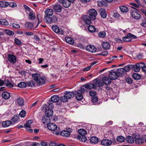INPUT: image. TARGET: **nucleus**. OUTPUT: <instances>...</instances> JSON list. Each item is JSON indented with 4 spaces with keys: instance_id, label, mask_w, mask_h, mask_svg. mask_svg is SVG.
I'll return each mask as SVG.
<instances>
[{
    "instance_id": "11",
    "label": "nucleus",
    "mask_w": 146,
    "mask_h": 146,
    "mask_svg": "<svg viewBox=\"0 0 146 146\" xmlns=\"http://www.w3.org/2000/svg\"><path fill=\"white\" fill-rule=\"evenodd\" d=\"M94 84H95V86L98 87L102 86L104 85V83L101 81L100 80L96 79L93 81Z\"/></svg>"
},
{
    "instance_id": "37",
    "label": "nucleus",
    "mask_w": 146,
    "mask_h": 146,
    "mask_svg": "<svg viewBox=\"0 0 146 146\" xmlns=\"http://www.w3.org/2000/svg\"><path fill=\"white\" fill-rule=\"evenodd\" d=\"M27 85L28 86L33 87L35 86V83L34 81L33 80H30L27 83Z\"/></svg>"
},
{
    "instance_id": "44",
    "label": "nucleus",
    "mask_w": 146,
    "mask_h": 146,
    "mask_svg": "<svg viewBox=\"0 0 146 146\" xmlns=\"http://www.w3.org/2000/svg\"><path fill=\"white\" fill-rule=\"evenodd\" d=\"M116 72L118 75L119 76H120L123 73H125L123 68L117 69Z\"/></svg>"
},
{
    "instance_id": "30",
    "label": "nucleus",
    "mask_w": 146,
    "mask_h": 146,
    "mask_svg": "<svg viewBox=\"0 0 146 146\" xmlns=\"http://www.w3.org/2000/svg\"><path fill=\"white\" fill-rule=\"evenodd\" d=\"M66 42L70 44H72L74 43V41L73 39L70 37H66L65 38Z\"/></svg>"
},
{
    "instance_id": "17",
    "label": "nucleus",
    "mask_w": 146,
    "mask_h": 146,
    "mask_svg": "<svg viewBox=\"0 0 146 146\" xmlns=\"http://www.w3.org/2000/svg\"><path fill=\"white\" fill-rule=\"evenodd\" d=\"M45 14V16H52L53 13V10L50 9H46L44 11Z\"/></svg>"
},
{
    "instance_id": "36",
    "label": "nucleus",
    "mask_w": 146,
    "mask_h": 146,
    "mask_svg": "<svg viewBox=\"0 0 146 146\" xmlns=\"http://www.w3.org/2000/svg\"><path fill=\"white\" fill-rule=\"evenodd\" d=\"M25 26L26 28L29 29H31L33 27V24L30 22L26 23Z\"/></svg>"
},
{
    "instance_id": "8",
    "label": "nucleus",
    "mask_w": 146,
    "mask_h": 146,
    "mask_svg": "<svg viewBox=\"0 0 146 146\" xmlns=\"http://www.w3.org/2000/svg\"><path fill=\"white\" fill-rule=\"evenodd\" d=\"M7 58L10 62L13 64L15 63L17 60L16 57L14 55L11 54L8 55Z\"/></svg>"
},
{
    "instance_id": "59",
    "label": "nucleus",
    "mask_w": 146,
    "mask_h": 146,
    "mask_svg": "<svg viewBox=\"0 0 146 146\" xmlns=\"http://www.w3.org/2000/svg\"><path fill=\"white\" fill-rule=\"evenodd\" d=\"M52 22L55 23L58 21V18L56 16L53 15L52 18Z\"/></svg>"
},
{
    "instance_id": "35",
    "label": "nucleus",
    "mask_w": 146,
    "mask_h": 146,
    "mask_svg": "<svg viewBox=\"0 0 146 146\" xmlns=\"http://www.w3.org/2000/svg\"><path fill=\"white\" fill-rule=\"evenodd\" d=\"M131 64H129L123 68L125 73L129 71L131 68Z\"/></svg>"
},
{
    "instance_id": "31",
    "label": "nucleus",
    "mask_w": 146,
    "mask_h": 146,
    "mask_svg": "<svg viewBox=\"0 0 146 146\" xmlns=\"http://www.w3.org/2000/svg\"><path fill=\"white\" fill-rule=\"evenodd\" d=\"M11 121L8 120L3 122L2 123V126L4 127H7L11 125Z\"/></svg>"
},
{
    "instance_id": "21",
    "label": "nucleus",
    "mask_w": 146,
    "mask_h": 146,
    "mask_svg": "<svg viewBox=\"0 0 146 146\" xmlns=\"http://www.w3.org/2000/svg\"><path fill=\"white\" fill-rule=\"evenodd\" d=\"M138 63L136 64L135 65L131 64V69L136 72H139L140 68Z\"/></svg>"
},
{
    "instance_id": "47",
    "label": "nucleus",
    "mask_w": 146,
    "mask_h": 146,
    "mask_svg": "<svg viewBox=\"0 0 146 146\" xmlns=\"http://www.w3.org/2000/svg\"><path fill=\"white\" fill-rule=\"evenodd\" d=\"M4 31L7 34L9 35H13L14 34L13 32L7 29H5Z\"/></svg>"
},
{
    "instance_id": "42",
    "label": "nucleus",
    "mask_w": 146,
    "mask_h": 146,
    "mask_svg": "<svg viewBox=\"0 0 146 146\" xmlns=\"http://www.w3.org/2000/svg\"><path fill=\"white\" fill-rule=\"evenodd\" d=\"M133 78L135 80H138L140 79L141 78V76L137 73L133 74L132 76Z\"/></svg>"
},
{
    "instance_id": "6",
    "label": "nucleus",
    "mask_w": 146,
    "mask_h": 146,
    "mask_svg": "<svg viewBox=\"0 0 146 146\" xmlns=\"http://www.w3.org/2000/svg\"><path fill=\"white\" fill-rule=\"evenodd\" d=\"M52 29L53 31L56 33H58L60 35H63L64 31L62 29H60L59 27L56 25L52 26Z\"/></svg>"
},
{
    "instance_id": "41",
    "label": "nucleus",
    "mask_w": 146,
    "mask_h": 146,
    "mask_svg": "<svg viewBox=\"0 0 146 146\" xmlns=\"http://www.w3.org/2000/svg\"><path fill=\"white\" fill-rule=\"evenodd\" d=\"M0 24L4 25H9L8 22L4 19H0Z\"/></svg>"
},
{
    "instance_id": "16",
    "label": "nucleus",
    "mask_w": 146,
    "mask_h": 146,
    "mask_svg": "<svg viewBox=\"0 0 146 146\" xmlns=\"http://www.w3.org/2000/svg\"><path fill=\"white\" fill-rule=\"evenodd\" d=\"M65 96H66L68 100L73 98L75 95V93L73 92H65Z\"/></svg>"
},
{
    "instance_id": "4",
    "label": "nucleus",
    "mask_w": 146,
    "mask_h": 146,
    "mask_svg": "<svg viewBox=\"0 0 146 146\" xmlns=\"http://www.w3.org/2000/svg\"><path fill=\"white\" fill-rule=\"evenodd\" d=\"M130 14L133 18L137 20L139 19L141 17V16L139 13V11L135 9L134 10L132 11Z\"/></svg>"
},
{
    "instance_id": "14",
    "label": "nucleus",
    "mask_w": 146,
    "mask_h": 146,
    "mask_svg": "<svg viewBox=\"0 0 146 146\" xmlns=\"http://www.w3.org/2000/svg\"><path fill=\"white\" fill-rule=\"evenodd\" d=\"M101 144L105 146H109L112 144V142L108 139H103L101 141Z\"/></svg>"
},
{
    "instance_id": "34",
    "label": "nucleus",
    "mask_w": 146,
    "mask_h": 146,
    "mask_svg": "<svg viewBox=\"0 0 146 146\" xmlns=\"http://www.w3.org/2000/svg\"><path fill=\"white\" fill-rule=\"evenodd\" d=\"M126 141L129 143H133L134 142V139L131 136H128L126 137Z\"/></svg>"
},
{
    "instance_id": "1",
    "label": "nucleus",
    "mask_w": 146,
    "mask_h": 146,
    "mask_svg": "<svg viewBox=\"0 0 146 146\" xmlns=\"http://www.w3.org/2000/svg\"><path fill=\"white\" fill-rule=\"evenodd\" d=\"M32 76L37 84L39 86L43 84L46 80V76H41L40 74L37 73L33 74Z\"/></svg>"
},
{
    "instance_id": "51",
    "label": "nucleus",
    "mask_w": 146,
    "mask_h": 146,
    "mask_svg": "<svg viewBox=\"0 0 146 146\" xmlns=\"http://www.w3.org/2000/svg\"><path fill=\"white\" fill-rule=\"evenodd\" d=\"M60 100L62 102H65L67 101L68 99L65 94L64 96H62L60 98Z\"/></svg>"
},
{
    "instance_id": "56",
    "label": "nucleus",
    "mask_w": 146,
    "mask_h": 146,
    "mask_svg": "<svg viewBox=\"0 0 146 146\" xmlns=\"http://www.w3.org/2000/svg\"><path fill=\"white\" fill-rule=\"evenodd\" d=\"M106 35V33L104 32H100L99 34V36L100 37H104Z\"/></svg>"
},
{
    "instance_id": "18",
    "label": "nucleus",
    "mask_w": 146,
    "mask_h": 146,
    "mask_svg": "<svg viewBox=\"0 0 146 146\" xmlns=\"http://www.w3.org/2000/svg\"><path fill=\"white\" fill-rule=\"evenodd\" d=\"M84 86L85 88L89 89H95L96 88V87L95 86V84L92 83H90L86 84Z\"/></svg>"
},
{
    "instance_id": "3",
    "label": "nucleus",
    "mask_w": 146,
    "mask_h": 146,
    "mask_svg": "<svg viewBox=\"0 0 146 146\" xmlns=\"http://www.w3.org/2000/svg\"><path fill=\"white\" fill-rule=\"evenodd\" d=\"M85 91V90L83 87L81 88L78 90L77 94L75 95L76 98L77 100H80L82 99V94L84 93Z\"/></svg>"
},
{
    "instance_id": "26",
    "label": "nucleus",
    "mask_w": 146,
    "mask_h": 146,
    "mask_svg": "<svg viewBox=\"0 0 146 146\" xmlns=\"http://www.w3.org/2000/svg\"><path fill=\"white\" fill-rule=\"evenodd\" d=\"M100 15L103 18H106L107 15L106 12V10L102 8L100 10Z\"/></svg>"
},
{
    "instance_id": "60",
    "label": "nucleus",
    "mask_w": 146,
    "mask_h": 146,
    "mask_svg": "<svg viewBox=\"0 0 146 146\" xmlns=\"http://www.w3.org/2000/svg\"><path fill=\"white\" fill-rule=\"evenodd\" d=\"M89 94L91 96H95L97 93L96 92L91 91L90 92Z\"/></svg>"
},
{
    "instance_id": "55",
    "label": "nucleus",
    "mask_w": 146,
    "mask_h": 146,
    "mask_svg": "<svg viewBox=\"0 0 146 146\" xmlns=\"http://www.w3.org/2000/svg\"><path fill=\"white\" fill-rule=\"evenodd\" d=\"M15 43L18 45H20L21 44V42L20 40L17 38H15Z\"/></svg>"
},
{
    "instance_id": "15",
    "label": "nucleus",
    "mask_w": 146,
    "mask_h": 146,
    "mask_svg": "<svg viewBox=\"0 0 146 146\" xmlns=\"http://www.w3.org/2000/svg\"><path fill=\"white\" fill-rule=\"evenodd\" d=\"M71 131L63 130L60 132V134L62 136L67 137L70 135Z\"/></svg>"
},
{
    "instance_id": "38",
    "label": "nucleus",
    "mask_w": 146,
    "mask_h": 146,
    "mask_svg": "<svg viewBox=\"0 0 146 146\" xmlns=\"http://www.w3.org/2000/svg\"><path fill=\"white\" fill-rule=\"evenodd\" d=\"M125 140V138L121 136H118L117 138V141L120 143L123 142Z\"/></svg>"
},
{
    "instance_id": "53",
    "label": "nucleus",
    "mask_w": 146,
    "mask_h": 146,
    "mask_svg": "<svg viewBox=\"0 0 146 146\" xmlns=\"http://www.w3.org/2000/svg\"><path fill=\"white\" fill-rule=\"evenodd\" d=\"M54 131L53 132V133L56 135H59L60 133V130L59 127H57V129L56 130Z\"/></svg>"
},
{
    "instance_id": "50",
    "label": "nucleus",
    "mask_w": 146,
    "mask_h": 146,
    "mask_svg": "<svg viewBox=\"0 0 146 146\" xmlns=\"http://www.w3.org/2000/svg\"><path fill=\"white\" fill-rule=\"evenodd\" d=\"M19 116L18 115H15L12 118V121L14 122H16L19 119Z\"/></svg>"
},
{
    "instance_id": "27",
    "label": "nucleus",
    "mask_w": 146,
    "mask_h": 146,
    "mask_svg": "<svg viewBox=\"0 0 146 146\" xmlns=\"http://www.w3.org/2000/svg\"><path fill=\"white\" fill-rule=\"evenodd\" d=\"M77 137L80 141L82 142H85L87 140L86 137L84 135H79Z\"/></svg>"
},
{
    "instance_id": "40",
    "label": "nucleus",
    "mask_w": 146,
    "mask_h": 146,
    "mask_svg": "<svg viewBox=\"0 0 146 146\" xmlns=\"http://www.w3.org/2000/svg\"><path fill=\"white\" fill-rule=\"evenodd\" d=\"M8 4L7 1H0V7H7Z\"/></svg>"
},
{
    "instance_id": "10",
    "label": "nucleus",
    "mask_w": 146,
    "mask_h": 146,
    "mask_svg": "<svg viewBox=\"0 0 146 146\" xmlns=\"http://www.w3.org/2000/svg\"><path fill=\"white\" fill-rule=\"evenodd\" d=\"M48 128L51 131H55L57 129V126L54 123H49L47 124Z\"/></svg>"
},
{
    "instance_id": "49",
    "label": "nucleus",
    "mask_w": 146,
    "mask_h": 146,
    "mask_svg": "<svg viewBox=\"0 0 146 146\" xmlns=\"http://www.w3.org/2000/svg\"><path fill=\"white\" fill-rule=\"evenodd\" d=\"M78 132L79 133V135H85L87 133L86 131L83 129H79L78 130Z\"/></svg>"
},
{
    "instance_id": "23",
    "label": "nucleus",
    "mask_w": 146,
    "mask_h": 146,
    "mask_svg": "<svg viewBox=\"0 0 146 146\" xmlns=\"http://www.w3.org/2000/svg\"><path fill=\"white\" fill-rule=\"evenodd\" d=\"M2 96L3 98L5 100L9 99L10 97L9 93L7 92H3Z\"/></svg>"
},
{
    "instance_id": "33",
    "label": "nucleus",
    "mask_w": 146,
    "mask_h": 146,
    "mask_svg": "<svg viewBox=\"0 0 146 146\" xmlns=\"http://www.w3.org/2000/svg\"><path fill=\"white\" fill-rule=\"evenodd\" d=\"M135 141L136 143L138 144H142L144 142V139L142 138V136L141 138H137L135 140Z\"/></svg>"
},
{
    "instance_id": "9",
    "label": "nucleus",
    "mask_w": 146,
    "mask_h": 146,
    "mask_svg": "<svg viewBox=\"0 0 146 146\" xmlns=\"http://www.w3.org/2000/svg\"><path fill=\"white\" fill-rule=\"evenodd\" d=\"M58 2L65 8H68L70 5V2L67 0H59Z\"/></svg>"
},
{
    "instance_id": "32",
    "label": "nucleus",
    "mask_w": 146,
    "mask_h": 146,
    "mask_svg": "<svg viewBox=\"0 0 146 146\" xmlns=\"http://www.w3.org/2000/svg\"><path fill=\"white\" fill-rule=\"evenodd\" d=\"M51 100L52 102H57L59 100V98L57 96H54L51 98Z\"/></svg>"
},
{
    "instance_id": "64",
    "label": "nucleus",
    "mask_w": 146,
    "mask_h": 146,
    "mask_svg": "<svg viewBox=\"0 0 146 146\" xmlns=\"http://www.w3.org/2000/svg\"><path fill=\"white\" fill-rule=\"evenodd\" d=\"M126 82L129 83V84H131L132 82V80L131 78H127L126 79Z\"/></svg>"
},
{
    "instance_id": "43",
    "label": "nucleus",
    "mask_w": 146,
    "mask_h": 146,
    "mask_svg": "<svg viewBox=\"0 0 146 146\" xmlns=\"http://www.w3.org/2000/svg\"><path fill=\"white\" fill-rule=\"evenodd\" d=\"M122 39L123 40L126 42H129L131 40V38L128 36V34H127V36L123 37Z\"/></svg>"
},
{
    "instance_id": "5",
    "label": "nucleus",
    "mask_w": 146,
    "mask_h": 146,
    "mask_svg": "<svg viewBox=\"0 0 146 146\" xmlns=\"http://www.w3.org/2000/svg\"><path fill=\"white\" fill-rule=\"evenodd\" d=\"M109 72V77L111 80L116 79L119 77V75L116 72L111 71Z\"/></svg>"
},
{
    "instance_id": "39",
    "label": "nucleus",
    "mask_w": 146,
    "mask_h": 146,
    "mask_svg": "<svg viewBox=\"0 0 146 146\" xmlns=\"http://www.w3.org/2000/svg\"><path fill=\"white\" fill-rule=\"evenodd\" d=\"M27 86V83L25 82H21L18 85V86L20 88H25Z\"/></svg>"
},
{
    "instance_id": "63",
    "label": "nucleus",
    "mask_w": 146,
    "mask_h": 146,
    "mask_svg": "<svg viewBox=\"0 0 146 146\" xmlns=\"http://www.w3.org/2000/svg\"><path fill=\"white\" fill-rule=\"evenodd\" d=\"M140 68H141V69L145 65V64L144 63L140 62L138 63Z\"/></svg>"
},
{
    "instance_id": "28",
    "label": "nucleus",
    "mask_w": 146,
    "mask_h": 146,
    "mask_svg": "<svg viewBox=\"0 0 146 146\" xmlns=\"http://www.w3.org/2000/svg\"><path fill=\"white\" fill-rule=\"evenodd\" d=\"M119 8L121 11L123 13H127L128 11V8L125 6H120L119 7Z\"/></svg>"
},
{
    "instance_id": "7",
    "label": "nucleus",
    "mask_w": 146,
    "mask_h": 146,
    "mask_svg": "<svg viewBox=\"0 0 146 146\" xmlns=\"http://www.w3.org/2000/svg\"><path fill=\"white\" fill-rule=\"evenodd\" d=\"M86 49L87 51L92 53L95 52L96 50V47L92 45L87 46L86 47Z\"/></svg>"
},
{
    "instance_id": "25",
    "label": "nucleus",
    "mask_w": 146,
    "mask_h": 146,
    "mask_svg": "<svg viewBox=\"0 0 146 146\" xmlns=\"http://www.w3.org/2000/svg\"><path fill=\"white\" fill-rule=\"evenodd\" d=\"M90 141L91 143L96 144L98 143V139L97 137L93 136L90 138Z\"/></svg>"
},
{
    "instance_id": "19",
    "label": "nucleus",
    "mask_w": 146,
    "mask_h": 146,
    "mask_svg": "<svg viewBox=\"0 0 146 146\" xmlns=\"http://www.w3.org/2000/svg\"><path fill=\"white\" fill-rule=\"evenodd\" d=\"M62 7L60 5H56L53 7V9L56 12H60L62 9Z\"/></svg>"
},
{
    "instance_id": "29",
    "label": "nucleus",
    "mask_w": 146,
    "mask_h": 146,
    "mask_svg": "<svg viewBox=\"0 0 146 146\" xmlns=\"http://www.w3.org/2000/svg\"><path fill=\"white\" fill-rule=\"evenodd\" d=\"M103 48L105 50H108L110 47V44L107 42H104L102 44Z\"/></svg>"
},
{
    "instance_id": "24",
    "label": "nucleus",
    "mask_w": 146,
    "mask_h": 146,
    "mask_svg": "<svg viewBox=\"0 0 146 146\" xmlns=\"http://www.w3.org/2000/svg\"><path fill=\"white\" fill-rule=\"evenodd\" d=\"M53 113V111L52 109H46L45 111V115L49 117L52 116Z\"/></svg>"
},
{
    "instance_id": "61",
    "label": "nucleus",
    "mask_w": 146,
    "mask_h": 146,
    "mask_svg": "<svg viewBox=\"0 0 146 146\" xmlns=\"http://www.w3.org/2000/svg\"><path fill=\"white\" fill-rule=\"evenodd\" d=\"M128 35L131 38V39H135L137 38L136 36L130 33H128Z\"/></svg>"
},
{
    "instance_id": "46",
    "label": "nucleus",
    "mask_w": 146,
    "mask_h": 146,
    "mask_svg": "<svg viewBox=\"0 0 146 146\" xmlns=\"http://www.w3.org/2000/svg\"><path fill=\"white\" fill-rule=\"evenodd\" d=\"M44 18L48 23H50L52 22V18L49 16H44Z\"/></svg>"
},
{
    "instance_id": "2",
    "label": "nucleus",
    "mask_w": 146,
    "mask_h": 146,
    "mask_svg": "<svg viewBox=\"0 0 146 146\" xmlns=\"http://www.w3.org/2000/svg\"><path fill=\"white\" fill-rule=\"evenodd\" d=\"M87 16L89 17V19L92 21L94 20L97 14L96 11L94 9H90L87 12Z\"/></svg>"
},
{
    "instance_id": "62",
    "label": "nucleus",
    "mask_w": 146,
    "mask_h": 146,
    "mask_svg": "<svg viewBox=\"0 0 146 146\" xmlns=\"http://www.w3.org/2000/svg\"><path fill=\"white\" fill-rule=\"evenodd\" d=\"M12 26L13 28L16 29H18L20 27V25L19 24L16 23L13 24Z\"/></svg>"
},
{
    "instance_id": "48",
    "label": "nucleus",
    "mask_w": 146,
    "mask_h": 146,
    "mask_svg": "<svg viewBox=\"0 0 146 146\" xmlns=\"http://www.w3.org/2000/svg\"><path fill=\"white\" fill-rule=\"evenodd\" d=\"M7 3L8 4L7 6H9L11 7H15L17 6L16 4L14 2H11L10 1H7Z\"/></svg>"
},
{
    "instance_id": "22",
    "label": "nucleus",
    "mask_w": 146,
    "mask_h": 146,
    "mask_svg": "<svg viewBox=\"0 0 146 146\" xmlns=\"http://www.w3.org/2000/svg\"><path fill=\"white\" fill-rule=\"evenodd\" d=\"M111 80L110 79H109L108 77H103L102 78L103 83L105 84L106 85L110 84L111 82Z\"/></svg>"
},
{
    "instance_id": "57",
    "label": "nucleus",
    "mask_w": 146,
    "mask_h": 146,
    "mask_svg": "<svg viewBox=\"0 0 146 146\" xmlns=\"http://www.w3.org/2000/svg\"><path fill=\"white\" fill-rule=\"evenodd\" d=\"M4 83L6 84V86L7 87L11 88L13 86V84L10 82H8L7 83L5 82Z\"/></svg>"
},
{
    "instance_id": "20",
    "label": "nucleus",
    "mask_w": 146,
    "mask_h": 146,
    "mask_svg": "<svg viewBox=\"0 0 146 146\" xmlns=\"http://www.w3.org/2000/svg\"><path fill=\"white\" fill-rule=\"evenodd\" d=\"M17 103L19 106H22L24 105V101L23 98L19 97L16 100Z\"/></svg>"
},
{
    "instance_id": "52",
    "label": "nucleus",
    "mask_w": 146,
    "mask_h": 146,
    "mask_svg": "<svg viewBox=\"0 0 146 146\" xmlns=\"http://www.w3.org/2000/svg\"><path fill=\"white\" fill-rule=\"evenodd\" d=\"M26 112L24 110H22L19 113V115L21 117H24L25 116Z\"/></svg>"
},
{
    "instance_id": "12",
    "label": "nucleus",
    "mask_w": 146,
    "mask_h": 146,
    "mask_svg": "<svg viewBox=\"0 0 146 146\" xmlns=\"http://www.w3.org/2000/svg\"><path fill=\"white\" fill-rule=\"evenodd\" d=\"M83 21L86 24L90 25L91 24L92 22L90 19H89V17L86 15L84 16L83 17Z\"/></svg>"
},
{
    "instance_id": "45",
    "label": "nucleus",
    "mask_w": 146,
    "mask_h": 146,
    "mask_svg": "<svg viewBox=\"0 0 146 146\" xmlns=\"http://www.w3.org/2000/svg\"><path fill=\"white\" fill-rule=\"evenodd\" d=\"M88 31L91 33H93L95 31V27L92 25H90L88 27Z\"/></svg>"
},
{
    "instance_id": "58",
    "label": "nucleus",
    "mask_w": 146,
    "mask_h": 146,
    "mask_svg": "<svg viewBox=\"0 0 146 146\" xmlns=\"http://www.w3.org/2000/svg\"><path fill=\"white\" fill-rule=\"evenodd\" d=\"M98 100V98L97 97H94L92 99V101L93 103H96Z\"/></svg>"
},
{
    "instance_id": "13",
    "label": "nucleus",
    "mask_w": 146,
    "mask_h": 146,
    "mask_svg": "<svg viewBox=\"0 0 146 146\" xmlns=\"http://www.w3.org/2000/svg\"><path fill=\"white\" fill-rule=\"evenodd\" d=\"M42 122L44 124H49L50 122V117L45 115L43 118L42 119Z\"/></svg>"
},
{
    "instance_id": "54",
    "label": "nucleus",
    "mask_w": 146,
    "mask_h": 146,
    "mask_svg": "<svg viewBox=\"0 0 146 146\" xmlns=\"http://www.w3.org/2000/svg\"><path fill=\"white\" fill-rule=\"evenodd\" d=\"M48 104L47 106L48 108V109H52L54 107V105L51 103V102L49 101V102H48Z\"/></svg>"
}]
</instances>
